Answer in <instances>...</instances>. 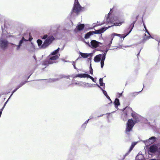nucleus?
Listing matches in <instances>:
<instances>
[{
    "label": "nucleus",
    "instance_id": "1",
    "mask_svg": "<svg viewBox=\"0 0 160 160\" xmlns=\"http://www.w3.org/2000/svg\"><path fill=\"white\" fill-rule=\"evenodd\" d=\"M111 10H110L109 12L108 13L107 16H105V19L104 21L102 22H99L98 24V25H103L105 23L107 22L109 24H110L112 23H113V25H112L111 26H109L108 27H103L100 28L98 30H95L94 31H91L92 33V35L94 34H101L103 33L107 29L111 27L114 26H120L122 22H114L116 21V18L114 17H111Z\"/></svg>",
    "mask_w": 160,
    "mask_h": 160
},
{
    "label": "nucleus",
    "instance_id": "2",
    "mask_svg": "<svg viewBox=\"0 0 160 160\" xmlns=\"http://www.w3.org/2000/svg\"><path fill=\"white\" fill-rule=\"evenodd\" d=\"M29 38L28 39H25L23 37H22L21 40L19 41L18 45L14 44L12 43H10V44L13 47H16V50H19L22 47H25L28 45L29 47L28 48V50L31 52H34L35 50V47L31 41L33 38L30 33L29 34Z\"/></svg>",
    "mask_w": 160,
    "mask_h": 160
},
{
    "label": "nucleus",
    "instance_id": "3",
    "mask_svg": "<svg viewBox=\"0 0 160 160\" xmlns=\"http://www.w3.org/2000/svg\"><path fill=\"white\" fill-rule=\"evenodd\" d=\"M132 118L128 120L126 124V127L125 133L128 137L130 136V132L132 131V128L136 123H138L140 121L141 116L135 112L132 113Z\"/></svg>",
    "mask_w": 160,
    "mask_h": 160
},
{
    "label": "nucleus",
    "instance_id": "4",
    "mask_svg": "<svg viewBox=\"0 0 160 160\" xmlns=\"http://www.w3.org/2000/svg\"><path fill=\"white\" fill-rule=\"evenodd\" d=\"M113 39V37L111 39L110 42L107 45V47L106 48L105 50L103 51H104V53L103 54H99L96 56L94 58V60L95 62H99L101 61V68L103 67L104 65V61L106 58V56L107 52L109 50H111L110 49V47L112 42V40ZM98 50L99 51H101L100 50Z\"/></svg>",
    "mask_w": 160,
    "mask_h": 160
},
{
    "label": "nucleus",
    "instance_id": "5",
    "mask_svg": "<svg viewBox=\"0 0 160 160\" xmlns=\"http://www.w3.org/2000/svg\"><path fill=\"white\" fill-rule=\"evenodd\" d=\"M60 48H58L56 50L52 52L49 55V59L44 61L42 63V65L46 66V68L49 64L55 63L54 60L58 59L60 56V54L58 52Z\"/></svg>",
    "mask_w": 160,
    "mask_h": 160
},
{
    "label": "nucleus",
    "instance_id": "6",
    "mask_svg": "<svg viewBox=\"0 0 160 160\" xmlns=\"http://www.w3.org/2000/svg\"><path fill=\"white\" fill-rule=\"evenodd\" d=\"M51 38H48L45 40L44 42L42 43V42L41 39H38L37 41L38 46L41 49H45L50 45L52 42L53 39V37Z\"/></svg>",
    "mask_w": 160,
    "mask_h": 160
},
{
    "label": "nucleus",
    "instance_id": "7",
    "mask_svg": "<svg viewBox=\"0 0 160 160\" xmlns=\"http://www.w3.org/2000/svg\"><path fill=\"white\" fill-rule=\"evenodd\" d=\"M82 8L78 0H75L74 6L70 13H79L81 11Z\"/></svg>",
    "mask_w": 160,
    "mask_h": 160
},
{
    "label": "nucleus",
    "instance_id": "8",
    "mask_svg": "<svg viewBox=\"0 0 160 160\" xmlns=\"http://www.w3.org/2000/svg\"><path fill=\"white\" fill-rule=\"evenodd\" d=\"M4 38L1 37L0 38V48L3 50L6 49L7 48L8 44L11 45L9 43L8 41L6 39ZM12 47V46L11 45ZM14 47H13L14 48Z\"/></svg>",
    "mask_w": 160,
    "mask_h": 160
},
{
    "label": "nucleus",
    "instance_id": "9",
    "mask_svg": "<svg viewBox=\"0 0 160 160\" xmlns=\"http://www.w3.org/2000/svg\"><path fill=\"white\" fill-rule=\"evenodd\" d=\"M157 138L154 136L151 137L148 139L144 141L143 142L145 144L146 146H148L150 144L153 143L157 140Z\"/></svg>",
    "mask_w": 160,
    "mask_h": 160
},
{
    "label": "nucleus",
    "instance_id": "10",
    "mask_svg": "<svg viewBox=\"0 0 160 160\" xmlns=\"http://www.w3.org/2000/svg\"><path fill=\"white\" fill-rule=\"evenodd\" d=\"M102 45V43L97 41L95 40H91L90 42V47L92 48H96L99 46V45Z\"/></svg>",
    "mask_w": 160,
    "mask_h": 160
},
{
    "label": "nucleus",
    "instance_id": "11",
    "mask_svg": "<svg viewBox=\"0 0 160 160\" xmlns=\"http://www.w3.org/2000/svg\"><path fill=\"white\" fill-rule=\"evenodd\" d=\"M138 16L137 17L136 20L133 21V22L129 26V27L128 28V29H130V30H129V31L128 32H127L126 33H125V36L124 37H123V38H124L125 37H126L127 36H128L132 31V29L133 28L135 22H136V21L137 20V18H138Z\"/></svg>",
    "mask_w": 160,
    "mask_h": 160
},
{
    "label": "nucleus",
    "instance_id": "12",
    "mask_svg": "<svg viewBox=\"0 0 160 160\" xmlns=\"http://www.w3.org/2000/svg\"><path fill=\"white\" fill-rule=\"evenodd\" d=\"M124 110L126 116H128L131 114H132V113L135 112L132 111V108L129 107H126L124 108Z\"/></svg>",
    "mask_w": 160,
    "mask_h": 160
},
{
    "label": "nucleus",
    "instance_id": "13",
    "mask_svg": "<svg viewBox=\"0 0 160 160\" xmlns=\"http://www.w3.org/2000/svg\"><path fill=\"white\" fill-rule=\"evenodd\" d=\"M84 27V24H80L78 25L76 28L74 29V31L78 32L82 31Z\"/></svg>",
    "mask_w": 160,
    "mask_h": 160
},
{
    "label": "nucleus",
    "instance_id": "14",
    "mask_svg": "<svg viewBox=\"0 0 160 160\" xmlns=\"http://www.w3.org/2000/svg\"><path fill=\"white\" fill-rule=\"evenodd\" d=\"M80 54L81 55L82 57L84 58H87L88 57H91L92 55V53H87L81 52H80Z\"/></svg>",
    "mask_w": 160,
    "mask_h": 160
},
{
    "label": "nucleus",
    "instance_id": "15",
    "mask_svg": "<svg viewBox=\"0 0 160 160\" xmlns=\"http://www.w3.org/2000/svg\"><path fill=\"white\" fill-rule=\"evenodd\" d=\"M114 104L115 108L117 109H118V107L120 105L119 99L117 98H116L115 100Z\"/></svg>",
    "mask_w": 160,
    "mask_h": 160
},
{
    "label": "nucleus",
    "instance_id": "16",
    "mask_svg": "<svg viewBox=\"0 0 160 160\" xmlns=\"http://www.w3.org/2000/svg\"><path fill=\"white\" fill-rule=\"evenodd\" d=\"M53 37V39L52 40V42L53 41V40L55 39L54 38L53 36H48L47 34H45L43 36H41V38L42 39L46 40L48 38H51Z\"/></svg>",
    "mask_w": 160,
    "mask_h": 160
},
{
    "label": "nucleus",
    "instance_id": "17",
    "mask_svg": "<svg viewBox=\"0 0 160 160\" xmlns=\"http://www.w3.org/2000/svg\"><path fill=\"white\" fill-rule=\"evenodd\" d=\"M142 90H142L139 92H133L132 93H131L130 94V96L132 97H134L137 95L138 94L140 93V92H141Z\"/></svg>",
    "mask_w": 160,
    "mask_h": 160
},
{
    "label": "nucleus",
    "instance_id": "18",
    "mask_svg": "<svg viewBox=\"0 0 160 160\" xmlns=\"http://www.w3.org/2000/svg\"><path fill=\"white\" fill-rule=\"evenodd\" d=\"M125 35V34H123V35H124V36L122 37V35L121 34L113 33L112 34V35L111 39L113 37V38H114V36H115L119 37L121 38H123L124 39V38H123V37H124Z\"/></svg>",
    "mask_w": 160,
    "mask_h": 160
},
{
    "label": "nucleus",
    "instance_id": "19",
    "mask_svg": "<svg viewBox=\"0 0 160 160\" xmlns=\"http://www.w3.org/2000/svg\"><path fill=\"white\" fill-rule=\"evenodd\" d=\"M99 82L101 86L103 87L104 89L105 88V83L103 82V78H100L99 79Z\"/></svg>",
    "mask_w": 160,
    "mask_h": 160
},
{
    "label": "nucleus",
    "instance_id": "20",
    "mask_svg": "<svg viewBox=\"0 0 160 160\" xmlns=\"http://www.w3.org/2000/svg\"><path fill=\"white\" fill-rule=\"evenodd\" d=\"M137 144V142H133L132 143V144L130 148L129 149L128 151V152H130L132 150L134 146Z\"/></svg>",
    "mask_w": 160,
    "mask_h": 160
},
{
    "label": "nucleus",
    "instance_id": "21",
    "mask_svg": "<svg viewBox=\"0 0 160 160\" xmlns=\"http://www.w3.org/2000/svg\"><path fill=\"white\" fill-rule=\"evenodd\" d=\"M92 35V33L90 31L85 34L84 38L85 39H88Z\"/></svg>",
    "mask_w": 160,
    "mask_h": 160
},
{
    "label": "nucleus",
    "instance_id": "22",
    "mask_svg": "<svg viewBox=\"0 0 160 160\" xmlns=\"http://www.w3.org/2000/svg\"><path fill=\"white\" fill-rule=\"evenodd\" d=\"M150 38H153L152 37L151 35L149 36H147L146 37H143L142 42L143 43L145 42L148 40Z\"/></svg>",
    "mask_w": 160,
    "mask_h": 160
},
{
    "label": "nucleus",
    "instance_id": "23",
    "mask_svg": "<svg viewBox=\"0 0 160 160\" xmlns=\"http://www.w3.org/2000/svg\"><path fill=\"white\" fill-rule=\"evenodd\" d=\"M59 80L58 78H50L48 80H47V82H53L55 81H56Z\"/></svg>",
    "mask_w": 160,
    "mask_h": 160
},
{
    "label": "nucleus",
    "instance_id": "24",
    "mask_svg": "<svg viewBox=\"0 0 160 160\" xmlns=\"http://www.w3.org/2000/svg\"><path fill=\"white\" fill-rule=\"evenodd\" d=\"M2 33L1 37L5 38L6 37V31L5 29L3 28L2 27Z\"/></svg>",
    "mask_w": 160,
    "mask_h": 160
},
{
    "label": "nucleus",
    "instance_id": "25",
    "mask_svg": "<svg viewBox=\"0 0 160 160\" xmlns=\"http://www.w3.org/2000/svg\"><path fill=\"white\" fill-rule=\"evenodd\" d=\"M82 84H84L85 85V86H86V85L87 83L86 82H76L75 83V85H79V86H83V85H82Z\"/></svg>",
    "mask_w": 160,
    "mask_h": 160
},
{
    "label": "nucleus",
    "instance_id": "26",
    "mask_svg": "<svg viewBox=\"0 0 160 160\" xmlns=\"http://www.w3.org/2000/svg\"><path fill=\"white\" fill-rule=\"evenodd\" d=\"M29 81H24L23 82H22L20 83L18 85L20 87L23 86V85H24L25 83H26L27 82H29Z\"/></svg>",
    "mask_w": 160,
    "mask_h": 160
},
{
    "label": "nucleus",
    "instance_id": "27",
    "mask_svg": "<svg viewBox=\"0 0 160 160\" xmlns=\"http://www.w3.org/2000/svg\"><path fill=\"white\" fill-rule=\"evenodd\" d=\"M89 75L87 73H82V78H89Z\"/></svg>",
    "mask_w": 160,
    "mask_h": 160
},
{
    "label": "nucleus",
    "instance_id": "28",
    "mask_svg": "<svg viewBox=\"0 0 160 160\" xmlns=\"http://www.w3.org/2000/svg\"><path fill=\"white\" fill-rule=\"evenodd\" d=\"M75 77H79L80 78H82V73L78 74L76 75Z\"/></svg>",
    "mask_w": 160,
    "mask_h": 160
},
{
    "label": "nucleus",
    "instance_id": "29",
    "mask_svg": "<svg viewBox=\"0 0 160 160\" xmlns=\"http://www.w3.org/2000/svg\"><path fill=\"white\" fill-rule=\"evenodd\" d=\"M72 65L73 66L74 68L76 70H77L78 69L75 66V62L74 61H72Z\"/></svg>",
    "mask_w": 160,
    "mask_h": 160
},
{
    "label": "nucleus",
    "instance_id": "30",
    "mask_svg": "<svg viewBox=\"0 0 160 160\" xmlns=\"http://www.w3.org/2000/svg\"><path fill=\"white\" fill-rule=\"evenodd\" d=\"M89 78L91 79L94 82H96V80L92 76H89Z\"/></svg>",
    "mask_w": 160,
    "mask_h": 160
},
{
    "label": "nucleus",
    "instance_id": "31",
    "mask_svg": "<svg viewBox=\"0 0 160 160\" xmlns=\"http://www.w3.org/2000/svg\"><path fill=\"white\" fill-rule=\"evenodd\" d=\"M122 95V93H117V97L118 98H120Z\"/></svg>",
    "mask_w": 160,
    "mask_h": 160
},
{
    "label": "nucleus",
    "instance_id": "32",
    "mask_svg": "<svg viewBox=\"0 0 160 160\" xmlns=\"http://www.w3.org/2000/svg\"><path fill=\"white\" fill-rule=\"evenodd\" d=\"M106 97L109 100V101L110 102L109 103V104H110L111 103H112V101L111 100V99L110 97L108 95V96H106Z\"/></svg>",
    "mask_w": 160,
    "mask_h": 160
},
{
    "label": "nucleus",
    "instance_id": "33",
    "mask_svg": "<svg viewBox=\"0 0 160 160\" xmlns=\"http://www.w3.org/2000/svg\"><path fill=\"white\" fill-rule=\"evenodd\" d=\"M86 125H87L85 124L84 123L82 126V128L83 129H84L86 128Z\"/></svg>",
    "mask_w": 160,
    "mask_h": 160
},
{
    "label": "nucleus",
    "instance_id": "34",
    "mask_svg": "<svg viewBox=\"0 0 160 160\" xmlns=\"http://www.w3.org/2000/svg\"><path fill=\"white\" fill-rule=\"evenodd\" d=\"M103 94L104 95L106 96H108V94L106 91L105 90H103L102 91Z\"/></svg>",
    "mask_w": 160,
    "mask_h": 160
},
{
    "label": "nucleus",
    "instance_id": "35",
    "mask_svg": "<svg viewBox=\"0 0 160 160\" xmlns=\"http://www.w3.org/2000/svg\"><path fill=\"white\" fill-rule=\"evenodd\" d=\"M90 74L92 75L93 74V69L92 68H90Z\"/></svg>",
    "mask_w": 160,
    "mask_h": 160
},
{
    "label": "nucleus",
    "instance_id": "36",
    "mask_svg": "<svg viewBox=\"0 0 160 160\" xmlns=\"http://www.w3.org/2000/svg\"><path fill=\"white\" fill-rule=\"evenodd\" d=\"M84 42L89 47H90V46H91L90 43H89V42H87L86 41H84Z\"/></svg>",
    "mask_w": 160,
    "mask_h": 160
},
{
    "label": "nucleus",
    "instance_id": "37",
    "mask_svg": "<svg viewBox=\"0 0 160 160\" xmlns=\"http://www.w3.org/2000/svg\"><path fill=\"white\" fill-rule=\"evenodd\" d=\"M33 58L35 59V61L36 62H37V58H36V57L35 56V55H34L33 56Z\"/></svg>",
    "mask_w": 160,
    "mask_h": 160
},
{
    "label": "nucleus",
    "instance_id": "38",
    "mask_svg": "<svg viewBox=\"0 0 160 160\" xmlns=\"http://www.w3.org/2000/svg\"><path fill=\"white\" fill-rule=\"evenodd\" d=\"M89 119H88V120H87V121H86L84 123V124H85L87 125V124L88 123V121H89Z\"/></svg>",
    "mask_w": 160,
    "mask_h": 160
},
{
    "label": "nucleus",
    "instance_id": "39",
    "mask_svg": "<svg viewBox=\"0 0 160 160\" xmlns=\"http://www.w3.org/2000/svg\"><path fill=\"white\" fill-rule=\"evenodd\" d=\"M17 89L16 88L15 89H14L13 90V91H12V93H14L17 90Z\"/></svg>",
    "mask_w": 160,
    "mask_h": 160
},
{
    "label": "nucleus",
    "instance_id": "40",
    "mask_svg": "<svg viewBox=\"0 0 160 160\" xmlns=\"http://www.w3.org/2000/svg\"><path fill=\"white\" fill-rule=\"evenodd\" d=\"M87 83L86 84H87L89 85L88 86V87H92L93 84H90L88 83Z\"/></svg>",
    "mask_w": 160,
    "mask_h": 160
},
{
    "label": "nucleus",
    "instance_id": "41",
    "mask_svg": "<svg viewBox=\"0 0 160 160\" xmlns=\"http://www.w3.org/2000/svg\"><path fill=\"white\" fill-rule=\"evenodd\" d=\"M149 35H150V34L149 33V31H148V30H147L146 31H145Z\"/></svg>",
    "mask_w": 160,
    "mask_h": 160
},
{
    "label": "nucleus",
    "instance_id": "42",
    "mask_svg": "<svg viewBox=\"0 0 160 160\" xmlns=\"http://www.w3.org/2000/svg\"><path fill=\"white\" fill-rule=\"evenodd\" d=\"M149 35H150V34L149 33V31H148V30H147L146 31H145Z\"/></svg>",
    "mask_w": 160,
    "mask_h": 160
},
{
    "label": "nucleus",
    "instance_id": "43",
    "mask_svg": "<svg viewBox=\"0 0 160 160\" xmlns=\"http://www.w3.org/2000/svg\"><path fill=\"white\" fill-rule=\"evenodd\" d=\"M5 107V106H4V105H3V107L2 108H1V109L0 110L2 111H3V109H4Z\"/></svg>",
    "mask_w": 160,
    "mask_h": 160
},
{
    "label": "nucleus",
    "instance_id": "44",
    "mask_svg": "<svg viewBox=\"0 0 160 160\" xmlns=\"http://www.w3.org/2000/svg\"><path fill=\"white\" fill-rule=\"evenodd\" d=\"M8 102V100H7V101L4 103V106H6V104Z\"/></svg>",
    "mask_w": 160,
    "mask_h": 160
},
{
    "label": "nucleus",
    "instance_id": "45",
    "mask_svg": "<svg viewBox=\"0 0 160 160\" xmlns=\"http://www.w3.org/2000/svg\"><path fill=\"white\" fill-rule=\"evenodd\" d=\"M93 85H97V87H98L99 88H100V86L98 84H94Z\"/></svg>",
    "mask_w": 160,
    "mask_h": 160
},
{
    "label": "nucleus",
    "instance_id": "46",
    "mask_svg": "<svg viewBox=\"0 0 160 160\" xmlns=\"http://www.w3.org/2000/svg\"><path fill=\"white\" fill-rule=\"evenodd\" d=\"M20 87L18 85L17 88H16L17 89V90H18V89L19 88H20Z\"/></svg>",
    "mask_w": 160,
    "mask_h": 160
},
{
    "label": "nucleus",
    "instance_id": "47",
    "mask_svg": "<svg viewBox=\"0 0 160 160\" xmlns=\"http://www.w3.org/2000/svg\"><path fill=\"white\" fill-rule=\"evenodd\" d=\"M99 88L101 89V90L102 91H103V90H104L103 89V88H102V87H100V88Z\"/></svg>",
    "mask_w": 160,
    "mask_h": 160
},
{
    "label": "nucleus",
    "instance_id": "48",
    "mask_svg": "<svg viewBox=\"0 0 160 160\" xmlns=\"http://www.w3.org/2000/svg\"><path fill=\"white\" fill-rule=\"evenodd\" d=\"M144 27L145 29V31H146L147 30H148L146 26H144Z\"/></svg>",
    "mask_w": 160,
    "mask_h": 160
},
{
    "label": "nucleus",
    "instance_id": "49",
    "mask_svg": "<svg viewBox=\"0 0 160 160\" xmlns=\"http://www.w3.org/2000/svg\"><path fill=\"white\" fill-rule=\"evenodd\" d=\"M141 49L139 51V52L137 54V56H138L139 55V53H140V51H141Z\"/></svg>",
    "mask_w": 160,
    "mask_h": 160
},
{
    "label": "nucleus",
    "instance_id": "50",
    "mask_svg": "<svg viewBox=\"0 0 160 160\" xmlns=\"http://www.w3.org/2000/svg\"><path fill=\"white\" fill-rule=\"evenodd\" d=\"M92 118H93V117H92V116H90V117L89 118V120H90V119H92Z\"/></svg>",
    "mask_w": 160,
    "mask_h": 160
},
{
    "label": "nucleus",
    "instance_id": "51",
    "mask_svg": "<svg viewBox=\"0 0 160 160\" xmlns=\"http://www.w3.org/2000/svg\"><path fill=\"white\" fill-rule=\"evenodd\" d=\"M142 22L143 24V26H146L145 24L144 23V21H142Z\"/></svg>",
    "mask_w": 160,
    "mask_h": 160
},
{
    "label": "nucleus",
    "instance_id": "52",
    "mask_svg": "<svg viewBox=\"0 0 160 160\" xmlns=\"http://www.w3.org/2000/svg\"><path fill=\"white\" fill-rule=\"evenodd\" d=\"M157 41L158 42V45H159V43H160V39L159 40H157Z\"/></svg>",
    "mask_w": 160,
    "mask_h": 160
},
{
    "label": "nucleus",
    "instance_id": "53",
    "mask_svg": "<svg viewBox=\"0 0 160 160\" xmlns=\"http://www.w3.org/2000/svg\"><path fill=\"white\" fill-rule=\"evenodd\" d=\"M2 111H0V115L1 116L2 114Z\"/></svg>",
    "mask_w": 160,
    "mask_h": 160
},
{
    "label": "nucleus",
    "instance_id": "54",
    "mask_svg": "<svg viewBox=\"0 0 160 160\" xmlns=\"http://www.w3.org/2000/svg\"><path fill=\"white\" fill-rule=\"evenodd\" d=\"M2 111H0V115L1 116L2 114Z\"/></svg>",
    "mask_w": 160,
    "mask_h": 160
},
{
    "label": "nucleus",
    "instance_id": "55",
    "mask_svg": "<svg viewBox=\"0 0 160 160\" xmlns=\"http://www.w3.org/2000/svg\"><path fill=\"white\" fill-rule=\"evenodd\" d=\"M81 57H78L76 59V60H78L79 59H80V58H81Z\"/></svg>",
    "mask_w": 160,
    "mask_h": 160
},
{
    "label": "nucleus",
    "instance_id": "56",
    "mask_svg": "<svg viewBox=\"0 0 160 160\" xmlns=\"http://www.w3.org/2000/svg\"><path fill=\"white\" fill-rule=\"evenodd\" d=\"M91 68H92V67H91V64H90V68L91 69Z\"/></svg>",
    "mask_w": 160,
    "mask_h": 160
},
{
    "label": "nucleus",
    "instance_id": "57",
    "mask_svg": "<svg viewBox=\"0 0 160 160\" xmlns=\"http://www.w3.org/2000/svg\"><path fill=\"white\" fill-rule=\"evenodd\" d=\"M110 113H107V114H108V115H109L110 114Z\"/></svg>",
    "mask_w": 160,
    "mask_h": 160
},
{
    "label": "nucleus",
    "instance_id": "58",
    "mask_svg": "<svg viewBox=\"0 0 160 160\" xmlns=\"http://www.w3.org/2000/svg\"><path fill=\"white\" fill-rule=\"evenodd\" d=\"M104 115L103 114H102V115H101L99 116L98 117H102V116H103Z\"/></svg>",
    "mask_w": 160,
    "mask_h": 160
},
{
    "label": "nucleus",
    "instance_id": "59",
    "mask_svg": "<svg viewBox=\"0 0 160 160\" xmlns=\"http://www.w3.org/2000/svg\"><path fill=\"white\" fill-rule=\"evenodd\" d=\"M147 36V35L146 34H145L144 37H146Z\"/></svg>",
    "mask_w": 160,
    "mask_h": 160
},
{
    "label": "nucleus",
    "instance_id": "60",
    "mask_svg": "<svg viewBox=\"0 0 160 160\" xmlns=\"http://www.w3.org/2000/svg\"><path fill=\"white\" fill-rule=\"evenodd\" d=\"M130 46H125V47H130Z\"/></svg>",
    "mask_w": 160,
    "mask_h": 160
},
{
    "label": "nucleus",
    "instance_id": "61",
    "mask_svg": "<svg viewBox=\"0 0 160 160\" xmlns=\"http://www.w3.org/2000/svg\"><path fill=\"white\" fill-rule=\"evenodd\" d=\"M67 160H72V159L70 158H68Z\"/></svg>",
    "mask_w": 160,
    "mask_h": 160
},
{
    "label": "nucleus",
    "instance_id": "62",
    "mask_svg": "<svg viewBox=\"0 0 160 160\" xmlns=\"http://www.w3.org/2000/svg\"><path fill=\"white\" fill-rule=\"evenodd\" d=\"M31 75H30L28 78V79L30 77Z\"/></svg>",
    "mask_w": 160,
    "mask_h": 160
},
{
    "label": "nucleus",
    "instance_id": "63",
    "mask_svg": "<svg viewBox=\"0 0 160 160\" xmlns=\"http://www.w3.org/2000/svg\"><path fill=\"white\" fill-rule=\"evenodd\" d=\"M11 97V96H10L9 97V98H8V99H10Z\"/></svg>",
    "mask_w": 160,
    "mask_h": 160
},
{
    "label": "nucleus",
    "instance_id": "64",
    "mask_svg": "<svg viewBox=\"0 0 160 160\" xmlns=\"http://www.w3.org/2000/svg\"><path fill=\"white\" fill-rule=\"evenodd\" d=\"M13 93H12H12L11 94L10 96H12Z\"/></svg>",
    "mask_w": 160,
    "mask_h": 160
}]
</instances>
